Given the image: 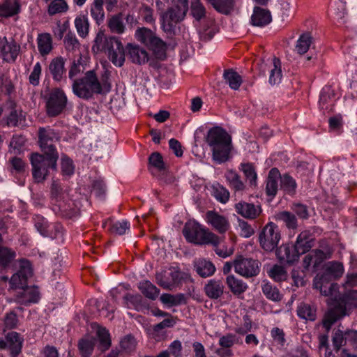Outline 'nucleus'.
I'll return each instance as SVG.
<instances>
[{
	"label": "nucleus",
	"mask_w": 357,
	"mask_h": 357,
	"mask_svg": "<svg viewBox=\"0 0 357 357\" xmlns=\"http://www.w3.org/2000/svg\"><path fill=\"white\" fill-rule=\"evenodd\" d=\"M52 195L55 199L58 209L63 213H66L70 208V202L66 201V194L61 192L59 184L55 181L52 184Z\"/></svg>",
	"instance_id": "412c9836"
},
{
	"label": "nucleus",
	"mask_w": 357,
	"mask_h": 357,
	"mask_svg": "<svg viewBox=\"0 0 357 357\" xmlns=\"http://www.w3.org/2000/svg\"><path fill=\"white\" fill-rule=\"evenodd\" d=\"M206 295L213 299L220 297L224 292V285L220 280H210L204 287Z\"/></svg>",
	"instance_id": "bb28decb"
},
{
	"label": "nucleus",
	"mask_w": 357,
	"mask_h": 357,
	"mask_svg": "<svg viewBox=\"0 0 357 357\" xmlns=\"http://www.w3.org/2000/svg\"><path fill=\"white\" fill-rule=\"evenodd\" d=\"M82 56H80L77 61H74L69 70L68 77L70 79L74 81L75 77H77L84 70V67L82 63Z\"/></svg>",
	"instance_id": "e2e57ef3"
},
{
	"label": "nucleus",
	"mask_w": 357,
	"mask_h": 357,
	"mask_svg": "<svg viewBox=\"0 0 357 357\" xmlns=\"http://www.w3.org/2000/svg\"><path fill=\"white\" fill-rule=\"evenodd\" d=\"M153 35V33L150 29L140 28L135 31V36L138 41L147 45Z\"/></svg>",
	"instance_id": "6e6d98bb"
},
{
	"label": "nucleus",
	"mask_w": 357,
	"mask_h": 357,
	"mask_svg": "<svg viewBox=\"0 0 357 357\" xmlns=\"http://www.w3.org/2000/svg\"><path fill=\"white\" fill-rule=\"evenodd\" d=\"M20 45L14 40L1 38L0 42V57L7 63H14L20 54Z\"/></svg>",
	"instance_id": "9b49d317"
},
{
	"label": "nucleus",
	"mask_w": 357,
	"mask_h": 357,
	"mask_svg": "<svg viewBox=\"0 0 357 357\" xmlns=\"http://www.w3.org/2000/svg\"><path fill=\"white\" fill-rule=\"evenodd\" d=\"M338 98L335 91L331 86L324 87L320 93L319 101V107L324 112L331 110L335 100Z\"/></svg>",
	"instance_id": "dca6fc26"
},
{
	"label": "nucleus",
	"mask_w": 357,
	"mask_h": 357,
	"mask_svg": "<svg viewBox=\"0 0 357 357\" xmlns=\"http://www.w3.org/2000/svg\"><path fill=\"white\" fill-rule=\"evenodd\" d=\"M271 337L274 343L280 348L283 347L285 344L286 340L284 337V333L283 330L279 328H273L271 331Z\"/></svg>",
	"instance_id": "052dcab7"
},
{
	"label": "nucleus",
	"mask_w": 357,
	"mask_h": 357,
	"mask_svg": "<svg viewBox=\"0 0 357 357\" xmlns=\"http://www.w3.org/2000/svg\"><path fill=\"white\" fill-rule=\"evenodd\" d=\"M278 259L282 263L292 264L298 259L295 245H282L276 251Z\"/></svg>",
	"instance_id": "f3484780"
},
{
	"label": "nucleus",
	"mask_w": 357,
	"mask_h": 357,
	"mask_svg": "<svg viewBox=\"0 0 357 357\" xmlns=\"http://www.w3.org/2000/svg\"><path fill=\"white\" fill-rule=\"evenodd\" d=\"M224 79L225 82L229 84L233 90H238L242 84L241 77L234 70L230 69L224 73Z\"/></svg>",
	"instance_id": "58836bf2"
},
{
	"label": "nucleus",
	"mask_w": 357,
	"mask_h": 357,
	"mask_svg": "<svg viewBox=\"0 0 357 357\" xmlns=\"http://www.w3.org/2000/svg\"><path fill=\"white\" fill-rule=\"evenodd\" d=\"M333 344L336 349H340L343 346H347L346 331L338 329L335 331L333 336Z\"/></svg>",
	"instance_id": "680f3d73"
},
{
	"label": "nucleus",
	"mask_w": 357,
	"mask_h": 357,
	"mask_svg": "<svg viewBox=\"0 0 357 357\" xmlns=\"http://www.w3.org/2000/svg\"><path fill=\"white\" fill-rule=\"evenodd\" d=\"M69 10V6L66 0H52L47 6V11L50 16L61 15Z\"/></svg>",
	"instance_id": "7c9ffc66"
},
{
	"label": "nucleus",
	"mask_w": 357,
	"mask_h": 357,
	"mask_svg": "<svg viewBox=\"0 0 357 357\" xmlns=\"http://www.w3.org/2000/svg\"><path fill=\"white\" fill-rule=\"evenodd\" d=\"M298 316L307 321H314L316 319V310L310 305L301 303L297 308Z\"/></svg>",
	"instance_id": "a19ab883"
},
{
	"label": "nucleus",
	"mask_w": 357,
	"mask_h": 357,
	"mask_svg": "<svg viewBox=\"0 0 357 357\" xmlns=\"http://www.w3.org/2000/svg\"><path fill=\"white\" fill-rule=\"evenodd\" d=\"M268 275L276 282L285 280L287 278V273L285 269L278 265H275L268 271Z\"/></svg>",
	"instance_id": "09e8293b"
},
{
	"label": "nucleus",
	"mask_w": 357,
	"mask_h": 357,
	"mask_svg": "<svg viewBox=\"0 0 357 357\" xmlns=\"http://www.w3.org/2000/svg\"><path fill=\"white\" fill-rule=\"evenodd\" d=\"M280 178V174L279 171L276 168L271 169L268 174L266 188L268 195L273 197L276 195Z\"/></svg>",
	"instance_id": "c85d7f7f"
},
{
	"label": "nucleus",
	"mask_w": 357,
	"mask_h": 357,
	"mask_svg": "<svg viewBox=\"0 0 357 357\" xmlns=\"http://www.w3.org/2000/svg\"><path fill=\"white\" fill-rule=\"evenodd\" d=\"M42 74V66L40 62H36L29 76V83L36 86H38L40 83V79Z\"/></svg>",
	"instance_id": "603ef678"
},
{
	"label": "nucleus",
	"mask_w": 357,
	"mask_h": 357,
	"mask_svg": "<svg viewBox=\"0 0 357 357\" xmlns=\"http://www.w3.org/2000/svg\"><path fill=\"white\" fill-rule=\"evenodd\" d=\"M190 10L192 16L197 20L202 19L206 13L205 8L199 0H192Z\"/></svg>",
	"instance_id": "864d4df0"
},
{
	"label": "nucleus",
	"mask_w": 357,
	"mask_h": 357,
	"mask_svg": "<svg viewBox=\"0 0 357 357\" xmlns=\"http://www.w3.org/2000/svg\"><path fill=\"white\" fill-rule=\"evenodd\" d=\"M67 97L65 93L59 89H54L49 96L47 102V112L50 116L59 114L66 107Z\"/></svg>",
	"instance_id": "9d476101"
},
{
	"label": "nucleus",
	"mask_w": 357,
	"mask_h": 357,
	"mask_svg": "<svg viewBox=\"0 0 357 357\" xmlns=\"http://www.w3.org/2000/svg\"><path fill=\"white\" fill-rule=\"evenodd\" d=\"M179 272L176 269H169V271H165L156 275V280L158 284L164 288L170 289L178 280Z\"/></svg>",
	"instance_id": "a211bd4d"
},
{
	"label": "nucleus",
	"mask_w": 357,
	"mask_h": 357,
	"mask_svg": "<svg viewBox=\"0 0 357 357\" xmlns=\"http://www.w3.org/2000/svg\"><path fill=\"white\" fill-rule=\"evenodd\" d=\"M347 346L357 349V331L348 330L346 331Z\"/></svg>",
	"instance_id": "774afa93"
},
{
	"label": "nucleus",
	"mask_w": 357,
	"mask_h": 357,
	"mask_svg": "<svg viewBox=\"0 0 357 357\" xmlns=\"http://www.w3.org/2000/svg\"><path fill=\"white\" fill-rule=\"evenodd\" d=\"M220 241H221V240ZM220 242L213 245L215 247V252L219 257L222 258H227L234 253V248L233 244H231L230 245H220Z\"/></svg>",
	"instance_id": "13d9d810"
},
{
	"label": "nucleus",
	"mask_w": 357,
	"mask_h": 357,
	"mask_svg": "<svg viewBox=\"0 0 357 357\" xmlns=\"http://www.w3.org/2000/svg\"><path fill=\"white\" fill-rule=\"evenodd\" d=\"M205 221L221 234L227 232L230 228L228 218L213 211H209L206 213Z\"/></svg>",
	"instance_id": "4468645a"
},
{
	"label": "nucleus",
	"mask_w": 357,
	"mask_h": 357,
	"mask_svg": "<svg viewBox=\"0 0 357 357\" xmlns=\"http://www.w3.org/2000/svg\"><path fill=\"white\" fill-rule=\"evenodd\" d=\"M48 224L47 221L43 217H36L35 219V227L38 232L43 236L47 237L48 232Z\"/></svg>",
	"instance_id": "0e129e2a"
},
{
	"label": "nucleus",
	"mask_w": 357,
	"mask_h": 357,
	"mask_svg": "<svg viewBox=\"0 0 357 357\" xmlns=\"http://www.w3.org/2000/svg\"><path fill=\"white\" fill-rule=\"evenodd\" d=\"M49 70L52 75L53 79L60 82L66 73L64 59L61 56L53 59L50 63Z\"/></svg>",
	"instance_id": "aec40b11"
},
{
	"label": "nucleus",
	"mask_w": 357,
	"mask_h": 357,
	"mask_svg": "<svg viewBox=\"0 0 357 357\" xmlns=\"http://www.w3.org/2000/svg\"><path fill=\"white\" fill-rule=\"evenodd\" d=\"M59 136L50 128H40L39 144L41 150L45 155L58 154L52 144L54 140H57Z\"/></svg>",
	"instance_id": "f8f14e48"
},
{
	"label": "nucleus",
	"mask_w": 357,
	"mask_h": 357,
	"mask_svg": "<svg viewBox=\"0 0 357 357\" xmlns=\"http://www.w3.org/2000/svg\"><path fill=\"white\" fill-rule=\"evenodd\" d=\"M95 340L90 336H85L78 343L79 351L82 357H89L94 348Z\"/></svg>",
	"instance_id": "e433bc0d"
},
{
	"label": "nucleus",
	"mask_w": 357,
	"mask_h": 357,
	"mask_svg": "<svg viewBox=\"0 0 357 357\" xmlns=\"http://www.w3.org/2000/svg\"><path fill=\"white\" fill-rule=\"evenodd\" d=\"M251 20L253 25L264 26L271 22V15L267 10L255 8L252 15Z\"/></svg>",
	"instance_id": "a878e982"
},
{
	"label": "nucleus",
	"mask_w": 357,
	"mask_h": 357,
	"mask_svg": "<svg viewBox=\"0 0 357 357\" xmlns=\"http://www.w3.org/2000/svg\"><path fill=\"white\" fill-rule=\"evenodd\" d=\"M183 235L188 242L195 244L215 245L220 241V237L210 231L203 225L197 222L187 223L183 231Z\"/></svg>",
	"instance_id": "39448f33"
},
{
	"label": "nucleus",
	"mask_w": 357,
	"mask_h": 357,
	"mask_svg": "<svg viewBox=\"0 0 357 357\" xmlns=\"http://www.w3.org/2000/svg\"><path fill=\"white\" fill-rule=\"evenodd\" d=\"M128 55L133 63L142 64L149 60V54L143 48L137 45H128Z\"/></svg>",
	"instance_id": "4be33fe9"
},
{
	"label": "nucleus",
	"mask_w": 357,
	"mask_h": 357,
	"mask_svg": "<svg viewBox=\"0 0 357 357\" xmlns=\"http://www.w3.org/2000/svg\"><path fill=\"white\" fill-rule=\"evenodd\" d=\"M20 11V4L17 0H3L0 4V15L10 17L17 15Z\"/></svg>",
	"instance_id": "393cba45"
},
{
	"label": "nucleus",
	"mask_w": 357,
	"mask_h": 357,
	"mask_svg": "<svg viewBox=\"0 0 357 357\" xmlns=\"http://www.w3.org/2000/svg\"><path fill=\"white\" fill-rule=\"evenodd\" d=\"M108 26L112 32L122 33L124 32L125 26L121 15H114L108 21Z\"/></svg>",
	"instance_id": "de8ad7c7"
},
{
	"label": "nucleus",
	"mask_w": 357,
	"mask_h": 357,
	"mask_svg": "<svg viewBox=\"0 0 357 357\" xmlns=\"http://www.w3.org/2000/svg\"><path fill=\"white\" fill-rule=\"evenodd\" d=\"M76 31L79 37L85 38L89 32V22L86 15H77L74 21Z\"/></svg>",
	"instance_id": "f704fd0d"
},
{
	"label": "nucleus",
	"mask_w": 357,
	"mask_h": 357,
	"mask_svg": "<svg viewBox=\"0 0 357 357\" xmlns=\"http://www.w3.org/2000/svg\"><path fill=\"white\" fill-rule=\"evenodd\" d=\"M206 142L213 152V158L219 163L227 161L231 151V139L222 128L215 127L210 129L206 136Z\"/></svg>",
	"instance_id": "20e7f679"
},
{
	"label": "nucleus",
	"mask_w": 357,
	"mask_h": 357,
	"mask_svg": "<svg viewBox=\"0 0 357 357\" xmlns=\"http://www.w3.org/2000/svg\"><path fill=\"white\" fill-rule=\"evenodd\" d=\"M20 271L11 277L9 282L10 288L17 291L16 302L23 305L37 303L39 300L38 289L26 286L28 278L32 276L31 264L22 260L20 262Z\"/></svg>",
	"instance_id": "f03ea898"
},
{
	"label": "nucleus",
	"mask_w": 357,
	"mask_h": 357,
	"mask_svg": "<svg viewBox=\"0 0 357 357\" xmlns=\"http://www.w3.org/2000/svg\"><path fill=\"white\" fill-rule=\"evenodd\" d=\"M160 300L162 303L169 306L178 305L182 303L183 296L181 295L174 296L169 294H163L160 296Z\"/></svg>",
	"instance_id": "bf43d9fd"
},
{
	"label": "nucleus",
	"mask_w": 357,
	"mask_h": 357,
	"mask_svg": "<svg viewBox=\"0 0 357 357\" xmlns=\"http://www.w3.org/2000/svg\"><path fill=\"white\" fill-rule=\"evenodd\" d=\"M103 4L104 0H94L91 5V15L98 24L102 23L105 18Z\"/></svg>",
	"instance_id": "4c0bfd02"
},
{
	"label": "nucleus",
	"mask_w": 357,
	"mask_h": 357,
	"mask_svg": "<svg viewBox=\"0 0 357 357\" xmlns=\"http://www.w3.org/2000/svg\"><path fill=\"white\" fill-rule=\"evenodd\" d=\"M61 170L65 176H71L75 171V166L73 161L67 158L63 157L61 159Z\"/></svg>",
	"instance_id": "338daca9"
},
{
	"label": "nucleus",
	"mask_w": 357,
	"mask_h": 357,
	"mask_svg": "<svg viewBox=\"0 0 357 357\" xmlns=\"http://www.w3.org/2000/svg\"><path fill=\"white\" fill-rule=\"evenodd\" d=\"M312 246V241L310 239L309 233L307 231H303L300 234L295 244V248L298 256L307 252Z\"/></svg>",
	"instance_id": "72a5a7b5"
},
{
	"label": "nucleus",
	"mask_w": 357,
	"mask_h": 357,
	"mask_svg": "<svg viewBox=\"0 0 357 357\" xmlns=\"http://www.w3.org/2000/svg\"><path fill=\"white\" fill-rule=\"evenodd\" d=\"M93 328L96 331V335L98 338V348L104 351L108 349L111 345L110 335L105 328L101 327L97 324H93Z\"/></svg>",
	"instance_id": "cd10ccee"
},
{
	"label": "nucleus",
	"mask_w": 357,
	"mask_h": 357,
	"mask_svg": "<svg viewBox=\"0 0 357 357\" xmlns=\"http://www.w3.org/2000/svg\"><path fill=\"white\" fill-rule=\"evenodd\" d=\"M241 171L251 185H257V175L255 167L250 163L241 165Z\"/></svg>",
	"instance_id": "49530a36"
},
{
	"label": "nucleus",
	"mask_w": 357,
	"mask_h": 357,
	"mask_svg": "<svg viewBox=\"0 0 357 357\" xmlns=\"http://www.w3.org/2000/svg\"><path fill=\"white\" fill-rule=\"evenodd\" d=\"M270 71L268 82L271 85H275L280 83L282 77L280 61L274 57L268 64Z\"/></svg>",
	"instance_id": "b1692460"
},
{
	"label": "nucleus",
	"mask_w": 357,
	"mask_h": 357,
	"mask_svg": "<svg viewBox=\"0 0 357 357\" xmlns=\"http://www.w3.org/2000/svg\"><path fill=\"white\" fill-rule=\"evenodd\" d=\"M104 50L107 52L110 61L116 66L121 67L125 61L124 48L121 42L115 37H109L106 40V47Z\"/></svg>",
	"instance_id": "1a4fd4ad"
},
{
	"label": "nucleus",
	"mask_w": 357,
	"mask_h": 357,
	"mask_svg": "<svg viewBox=\"0 0 357 357\" xmlns=\"http://www.w3.org/2000/svg\"><path fill=\"white\" fill-rule=\"evenodd\" d=\"M280 240L278 227L273 222L268 223L259 234V241L261 248L266 251H272Z\"/></svg>",
	"instance_id": "6e6552de"
},
{
	"label": "nucleus",
	"mask_w": 357,
	"mask_h": 357,
	"mask_svg": "<svg viewBox=\"0 0 357 357\" xmlns=\"http://www.w3.org/2000/svg\"><path fill=\"white\" fill-rule=\"evenodd\" d=\"M130 229V223L128 221L123 220L114 222L110 228L112 232L119 235H123Z\"/></svg>",
	"instance_id": "4d7b16f0"
},
{
	"label": "nucleus",
	"mask_w": 357,
	"mask_h": 357,
	"mask_svg": "<svg viewBox=\"0 0 357 357\" xmlns=\"http://www.w3.org/2000/svg\"><path fill=\"white\" fill-rule=\"evenodd\" d=\"M209 1L218 12L227 13L233 5L234 0H209Z\"/></svg>",
	"instance_id": "3c124183"
},
{
	"label": "nucleus",
	"mask_w": 357,
	"mask_h": 357,
	"mask_svg": "<svg viewBox=\"0 0 357 357\" xmlns=\"http://www.w3.org/2000/svg\"><path fill=\"white\" fill-rule=\"evenodd\" d=\"M234 267L236 273L244 277H252L259 273L258 261L241 257L235 259Z\"/></svg>",
	"instance_id": "ddd939ff"
},
{
	"label": "nucleus",
	"mask_w": 357,
	"mask_h": 357,
	"mask_svg": "<svg viewBox=\"0 0 357 357\" xmlns=\"http://www.w3.org/2000/svg\"><path fill=\"white\" fill-rule=\"evenodd\" d=\"M225 178L230 188L235 191H243L245 189V185L241 180L238 174L233 170H227L225 173Z\"/></svg>",
	"instance_id": "473e14b6"
},
{
	"label": "nucleus",
	"mask_w": 357,
	"mask_h": 357,
	"mask_svg": "<svg viewBox=\"0 0 357 357\" xmlns=\"http://www.w3.org/2000/svg\"><path fill=\"white\" fill-rule=\"evenodd\" d=\"M276 218L284 222L289 229H295L297 226V221L294 215L283 211L276 215Z\"/></svg>",
	"instance_id": "8fccbe9b"
},
{
	"label": "nucleus",
	"mask_w": 357,
	"mask_h": 357,
	"mask_svg": "<svg viewBox=\"0 0 357 357\" xmlns=\"http://www.w3.org/2000/svg\"><path fill=\"white\" fill-rule=\"evenodd\" d=\"M312 44V37L309 33L302 34L298 39L295 50L300 54L307 52Z\"/></svg>",
	"instance_id": "79ce46f5"
},
{
	"label": "nucleus",
	"mask_w": 357,
	"mask_h": 357,
	"mask_svg": "<svg viewBox=\"0 0 357 357\" xmlns=\"http://www.w3.org/2000/svg\"><path fill=\"white\" fill-rule=\"evenodd\" d=\"M138 287L142 293L150 299H155L159 294L158 289L148 280L139 282Z\"/></svg>",
	"instance_id": "ea45409f"
},
{
	"label": "nucleus",
	"mask_w": 357,
	"mask_h": 357,
	"mask_svg": "<svg viewBox=\"0 0 357 357\" xmlns=\"http://www.w3.org/2000/svg\"><path fill=\"white\" fill-rule=\"evenodd\" d=\"M37 46L39 53L45 56L52 50V38L48 33H39L37 36Z\"/></svg>",
	"instance_id": "5701e85b"
},
{
	"label": "nucleus",
	"mask_w": 357,
	"mask_h": 357,
	"mask_svg": "<svg viewBox=\"0 0 357 357\" xmlns=\"http://www.w3.org/2000/svg\"><path fill=\"white\" fill-rule=\"evenodd\" d=\"M237 342L235 335L228 333L222 335L219 339V344L223 348H230Z\"/></svg>",
	"instance_id": "69168bd1"
},
{
	"label": "nucleus",
	"mask_w": 357,
	"mask_h": 357,
	"mask_svg": "<svg viewBox=\"0 0 357 357\" xmlns=\"http://www.w3.org/2000/svg\"><path fill=\"white\" fill-rule=\"evenodd\" d=\"M2 241L0 235V243ZM16 255L15 252L7 248L0 247V271L10 267L12 264Z\"/></svg>",
	"instance_id": "2f4dec72"
},
{
	"label": "nucleus",
	"mask_w": 357,
	"mask_h": 357,
	"mask_svg": "<svg viewBox=\"0 0 357 357\" xmlns=\"http://www.w3.org/2000/svg\"><path fill=\"white\" fill-rule=\"evenodd\" d=\"M236 212L245 218L253 219L257 217L261 213V208L252 204L241 202L235 205Z\"/></svg>",
	"instance_id": "6ab92c4d"
},
{
	"label": "nucleus",
	"mask_w": 357,
	"mask_h": 357,
	"mask_svg": "<svg viewBox=\"0 0 357 357\" xmlns=\"http://www.w3.org/2000/svg\"><path fill=\"white\" fill-rule=\"evenodd\" d=\"M178 5L162 15V27L167 33H172L174 25L183 20L188 10L187 0H178Z\"/></svg>",
	"instance_id": "0eeeda50"
},
{
	"label": "nucleus",
	"mask_w": 357,
	"mask_h": 357,
	"mask_svg": "<svg viewBox=\"0 0 357 357\" xmlns=\"http://www.w3.org/2000/svg\"><path fill=\"white\" fill-rule=\"evenodd\" d=\"M22 341L16 332L8 333L6 340H0V349H8L13 357H17L22 349Z\"/></svg>",
	"instance_id": "2eb2a0df"
},
{
	"label": "nucleus",
	"mask_w": 357,
	"mask_h": 357,
	"mask_svg": "<svg viewBox=\"0 0 357 357\" xmlns=\"http://www.w3.org/2000/svg\"><path fill=\"white\" fill-rule=\"evenodd\" d=\"M226 283L231 291L235 295H240L243 294L248 288V286L245 282L232 275L227 276Z\"/></svg>",
	"instance_id": "c9c22d12"
},
{
	"label": "nucleus",
	"mask_w": 357,
	"mask_h": 357,
	"mask_svg": "<svg viewBox=\"0 0 357 357\" xmlns=\"http://www.w3.org/2000/svg\"><path fill=\"white\" fill-rule=\"evenodd\" d=\"M262 291L266 298L271 301H279L281 300L282 296L279 290L268 282H264Z\"/></svg>",
	"instance_id": "37998d69"
},
{
	"label": "nucleus",
	"mask_w": 357,
	"mask_h": 357,
	"mask_svg": "<svg viewBox=\"0 0 357 357\" xmlns=\"http://www.w3.org/2000/svg\"><path fill=\"white\" fill-rule=\"evenodd\" d=\"M58 154L46 155L44 156L39 153H33L30 159L33 168V176L36 181L41 182L44 181L50 170H54L56 166Z\"/></svg>",
	"instance_id": "423d86ee"
},
{
	"label": "nucleus",
	"mask_w": 357,
	"mask_h": 357,
	"mask_svg": "<svg viewBox=\"0 0 357 357\" xmlns=\"http://www.w3.org/2000/svg\"><path fill=\"white\" fill-rule=\"evenodd\" d=\"M212 195L220 202L225 204L229 198V191L220 184H214L212 186Z\"/></svg>",
	"instance_id": "c03bdc74"
},
{
	"label": "nucleus",
	"mask_w": 357,
	"mask_h": 357,
	"mask_svg": "<svg viewBox=\"0 0 357 357\" xmlns=\"http://www.w3.org/2000/svg\"><path fill=\"white\" fill-rule=\"evenodd\" d=\"M73 93L77 97L88 100L94 94L107 93L111 89L107 77L100 82L93 70H89L81 79H75L72 84Z\"/></svg>",
	"instance_id": "7ed1b4c3"
},
{
	"label": "nucleus",
	"mask_w": 357,
	"mask_h": 357,
	"mask_svg": "<svg viewBox=\"0 0 357 357\" xmlns=\"http://www.w3.org/2000/svg\"><path fill=\"white\" fill-rule=\"evenodd\" d=\"M195 268L200 276L204 278L213 275L215 271L214 265L211 261L203 259L195 261Z\"/></svg>",
	"instance_id": "c756f323"
},
{
	"label": "nucleus",
	"mask_w": 357,
	"mask_h": 357,
	"mask_svg": "<svg viewBox=\"0 0 357 357\" xmlns=\"http://www.w3.org/2000/svg\"><path fill=\"white\" fill-rule=\"evenodd\" d=\"M325 271L324 274L316 275L313 285L322 295L329 297V309L322 321L323 326L328 331L334 323L357 307V291H350L337 299V285L330 283V280L340 278L344 271V266L342 263L330 261L325 264Z\"/></svg>",
	"instance_id": "f257e3e1"
},
{
	"label": "nucleus",
	"mask_w": 357,
	"mask_h": 357,
	"mask_svg": "<svg viewBox=\"0 0 357 357\" xmlns=\"http://www.w3.org/2000/svg\"><path fill=\"white\" fill-rule=\"evenodd\" d=\"M281 188L289 194L294 193L296 187L295 181L288 175L280 176Z\"/></svg>",
	"instance_id": "5fc2aeb1"
},
{
	"label": "nucleus",
	"mask_w": 357,
	"mask_h": 357,
	"mask_svg": "<svg viewBox=\"0 0 357 357\" xmlns=\"http://www.w3.org/2000/svg\"><path fill=\"white\" fill-rule=\"evenodd\" d=\"M47 237L56 239L58 241L59 243H63V228L62 225L59 223L50 224L48 226V232Z\"/></svg>",
	"instance_id": "a18cd8bd"
}]
</instances>
